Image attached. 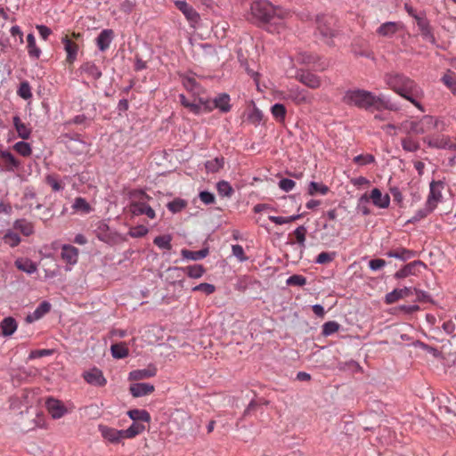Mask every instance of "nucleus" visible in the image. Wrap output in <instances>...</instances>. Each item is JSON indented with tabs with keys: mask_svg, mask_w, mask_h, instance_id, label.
I'll use <instances>...</instances> for the list:
<instances>
[{
	"mask_svg": "<svg viewBox=\"0 0 456 456\" xmlns=\"http://www.w3.org/2000/svg\"><path fill=\"white\" fill-rule=\"evenodd\" d=\"M307 230L306 227L304 225H300L294 231V235L296 237L297 242L301 248L305 247V235H306Z\"/></svg>",
	"mask_w": 456,
	"mask_h": 456,
	"instance_id": "obj_53",
	"label": "nucleus"
},
{
	"mask_svg": "<svg viewBox=\"0 0 456 456\" xmlns=\"http://www.w3.org/2000/svg\"><path fill=\"white\" fill-rule=\"evenodd\" d=\"M209 251L208 248H202L199 251H191L189 249L183 248L181 251V255L183 258L189 259V260H200L205 258L208 255Z\"/></svg>",
	"mask_w": 456,
	"mask_h": 456,
	"instance_id": "obj_32",
	"label": "nucleus"
},
{
	"mask_svg": "<svg viewBox=\"0 0 456 456\" xmlns=\"http://www.w3.org/2000/svg\"><path fill=\"white\" fill-rule=\"evenodd\" d=\"M175 6L183 13L186 19L191 23H198L200 20L196 10L185 1H176Z\"/></svg>",
	"mask_w": 456,
	"mask_h": 456,
	"instance_id": "obj_13",
	"label": "nucleus"
},
{
	"mask_svg": "<svg viewBox=\"0 0 456 456\" xmlns=\"http://www.w3.org/2000/svg\"><path fill=\"white\" fill-rule=\"evenodd\" d=\"M316 23L317 29L323 37L331 39L336 36V20L333 17L325 15L317 16Z\"/></svg>",
	"mask_w": 456,
	"mask_h": 456,
	"instance_id": "obj_5",
	"label": "nucleus"
},
{
	"mask_svg": "<svg viewBox=\"0 0 456 456\" xmlns=\"http://www.w3.org/2000/svg\"><path fill=\"white\" fill-rule=\"evenodd\" d=\"M83 377L88 384L96 387H103L107 382L102 371L97 368L84 372Z\"/></svg>",
	"mask_w": 456,
	"mask_h": 456,
	"instance_id": "obj_11",
	"label": "nucleus"
},
{
	"mask_svg": "<svg viewBox=\"0 0 456 456\" xmlns=\"http://www.w3.org/2000/svg\"><path fill=\"white\" fill-rule=\"evenodd\" d=\"M399 28H400V25L397 22L387 21V22L381 24L378 28L377 33L381 37H391L395 33H397Z\"/></svg>",
	"mask_w": 456,
	"mask_h": 456,
	"instance_id": "obj_24",
	"label": "nucleus"
},
{
	"mask_svg": "<svg viewBox=\"0 0 456 456\" xmlns=\"http://www.w3.org/2000/svg\"><path fill=\"white\" fill-rule=\"evenodd\" d=\"M73 208L77 211H82L83 213H88L91 210V207L88 202L81 197H77L75 199L73 203Z\"/></svg>",
	"mask_w": 456,
	"mask_h": 456,
	"instance_id": "obj_54",
	"label": "nucleus"
},
{
	"mask_svg": "<svg viewBox=\"0 0 456 456\" xmlns=\"http://www.w3.org/2000/svg\"><path fill=\"white\" fill-rule=\"evenodd\" d=\"M370 200H371L372 203L380 208H387L390 203V197L388 194L383 195L381 191L378 188H374L370 196H368Z\"/></svg>",
	"mask_w": 456,
	"mask_h": 456,
	"instance_id": "obj_16",
	"label": "nucleus"
},
{
	"mask_svg": "<svg viewBox=\"0 0 456 456\" xmlns=\"http://www.w3.org/2000/svg\"><path fill=\"white\" fill-rule=\"evenodd\" d=\"M224 159L223 157H216L214 159L205 163V167L208 173H216L224 167Z\"/></svg>",
	"mask_w": 456,
	"mask_h": 456,
	"instance_id": "obj_38",
	"label": "nucleus"
},
{
	"mask_svg": "<svg viewBox=\"0 0 456 456\" xmlns=\"http://www.w3.org/2000/svg\"><path fill=\"white\" fill-rule=\"evenodd\" d=\"M193 291H200L206 295H210L215 292L216 287L210 283H200L192 289Z\"/></svg>",
	"mask_w": 456,
	"mask_h": 456,
	"instance_id": "obj_64",
	"label": "nucleus"
},
{
	"mask_svg": "<svg viewBox=\"0 0 456 456\" xmlns=\"http://www.w3.org/2000/svg\"><path fill=\"white\" fill-rule=\"evenodd\" d=\"M374 161L375 158L371 154H361L354 158V162L361 166L370 164L373 163Z\"/></svg>",
	"mask_w": 456,
	"mask_h": 456,
	"instance_id": "obj_60",
	"label": "nucleus"
},
{
	"mask_svg": "<svg viewBox=\"0 0 456 456\" xmlns=\"http://www.w3.org/2000/svg\"><path fill=\"white\" fill-rule=\"evenodd\" d=\"M155 387L149 383H134L130 386V393L134 397H142L151 394Z\"/></svg>",
	"mask_w": 456,
	"mask_h": 456,
	"instance_id": "obj_20",
	"label": "nucleus"
},
{
	"mask_svg": "<svg viewBox=\"0 0 456 456\" xmlns=\"http://www.w3.org/2000/svg\"><path fill=\"white\" fill-rule=\"evenodd\" d=\"M369 200L370 198L366 193L362 195L359 199L357 209L364 216H368L370 213L369 208L366 206L369 203Z\"/></svg>",
	"mask_w": 456,
	"mask_h": 456,
	"instance_id": "obj_57",
	"label": "nucleus"
},
{
	"mask_svg": "<svg viewBox=\"0 0 456 456\" xmlns=\"http://www.w3.org/2000/svg\"><path fill=\"white\" fill-rule=\"evenodd\" d=\"M12 121L19 137L24 140L28 139L31 134V129L26 124L21 122L19 116H14Z\"/></svg>",
	"mask_w": 456,
	"mask_h": 456,
	"instance_id": "obj_30",
	"label": "nucleus"
},
{
	"mask_svg": "<svg viewBox=\"0 0 456 456\" xmlns=\"http://www.w3.org/2000/svg\"><path fill=\"white\" fill-rule=\"evenodd\" d=\"M271 112L273 114V116L279 121H282L284 120L285 117H286V108L283 104L281 103H275L272 108H271Z\"/></svg>",
	"mask_w": 456,
	"mask_h": 456,
	"instance_id": "obj_47",
	"label": "nucleus"
},
{
	"mask_svg": "<svg viewBox=\"0 0 456 456\" xmlns=\"http://www.w3.org/2000/svg\"><path fill=\"white\" fill-rule=\"evenodd\" d=\"M51 305L48 302H42L37 308L32 313L27 315L26 322L31 323L37 320L42 318L46 313L50 311Z\"/></svg>",
	"mask_w": 456,
	"mask_h": 456,
	"instance_id": "obj_27",
	"label": "nucleus"
},
{
	"mask_svg": "<svg viewBox=\"0 0 456 456\" xmlns=\"http://www.w3.org/2000/svg\"><path fill=\"white\" fill-rule=\"evenodd\" d=\"M262 119L263 113L260 110H258L256 107H254L252 111L248 115V120L256 126L258 125L262 121Z\"/></svg>",
	"mask_w": 456,
	"mask_h": 456,
	"instance_id": "obj_59",
	"label": "nucleus"
},
{
	"mask_svg": "<svg viewBox=\"0 0 456 456\" xmlns=\"http://www.w3.org/2000/svg\"><path fill=\"white\" fill-rule=\"evenodd\" d=\"M288 97L297 104L310 103L311 98L306 94L305 90L299 88H291L289 91Z\"/></svg>",
	"mask_w": 456,
	"mask_h": 456,
	"instance_id": "obj_26",
	"label": "nucleus"
},
{
	"mask_svg": "<svg viewBox=\"0 0 456 456\" xmlns=\"http://www.w3.org/2000/svg\"><path fill=\"white\" fill-rule=\"evenodd\" d=\"M388 257L397 258L403 261H406L415 256V252L404 248H400L395 250H389L386 253Z\"/></svg>",
	"mask_w": 456,
	"mask_h": 456,
	"instance_id": "obj_31",
	"label": "nucleus"
},
{
	"mask_svg": "<svg viewBox=\"0 0 456 456\" xmlns=\"http://www.w3.org/2000/svg\"><path fill=\"white\" fill-rule=\"evenodd\" d=\"M296 60L300 64H313L317 61V57L306 52H299L297 54Z\"/></svg>",
	"mask_w": 456,
	"mask_h": 456,
	"instance_id": "obj_45",
	"label": "nucleus"
},
{
	"mask_svg": "<svg viewBox=\"0 0 456 456\" xmlns=\"http://www.w3.org/2000/svg\"><path fill=\"white\" fill-rule=\"evenodd\" d=\"M336 253L335 252H322L318 255L315 263L319 265H324L330 263L335 258Z\"/></svg>",
	"mask_w": 456,
	"mask_h": 456,
	"instance_id": "obj_61",
	"label": "nucleus"
},
{
	"mask_svg": "<svg viewBox=\"0 0 456 456\" xmlns=\"http://www.w3.org/2000/svg\"><path fill=\"white\" fill-rule=\"evenodd\" d=\"M296 78L311 89H317L322 85L321 78L317 75L308 71H297Z\"/></svg>",
	"mask_w": 456,
	"mask_h": 456,
	"instance_id": "obj_9",
	"label": "nucleus"
},
{
	"mask_svg": "<svg viewBox=\"0 0 456 456\" xmlns=\"http://www.w3.org/2000/svg\"><path fill=\"white\" fill-rule=\"evenodd\" d=\"M416 23L420 31L422 38L435 45L436 43V37L430 26V22L426 17V14H423V16L420 18H417Z\"/></svg>",
	"mask_w": 456,
	"mask_h": 456,
	"instance_id": "obj_8",
	"label": "nucleus"
},
{
	"mask_svg": "<svg viewBox=\"0 0 456 456\" xmlns=\"http://www.w3.org/2000/svg\"><path fill=\"white\" fill-rule=\"evenodd\" d=\"M27 43L29 56L37 59L39 58L41 50L36 45V39L33 34L30 33L27 36Z\"/></svg>",
	"mask_w": 456,
	"mask_h": 456,
	"instance_id": "obj_41",
	"label": "nucleus"
},
{
	"mask_svg": "<svg viewBox=\"0 0 456 456\" xmlns=\"http://www.w3.org/2000/svg\"><path fill=\"white\" fill-rule=\"evenodd\" d=\"M402 147L406 151L414 152L419 149V143L413 139L407 137L402 140Z\"/></svg>",
	"mask_w": 456,
	"mask_h": 456,
	"instance_id": "obj_55",
	"label": "nucleus"
},
{
	"mask_svg": "<svg viewBox=\"0 0 456 456\" xmlns=\"http://www.w3.org/2000/svg\"><path fill=\"white\" fill-rule=\"evenodd\" d=\"M130 419L134 420V422H146L149 423L151 421V415L150 413L145 410H130L127 412Z\"/></svg>",
	"mask_w": 456,
	"mask_h": 456,
	"instance_id": "obj_34",
	"label": "nucleus"
},
{
	"mask_svg": "<svg viewBox=\"0 0 456 456\" xmlns=\"http://www.w3.org/2000/svg\"><path fill=\"white\" fill-rule=\"evenodd\" d=\"M171 240L170 235L157 236L153 243L160 248L171 249Z\"/></svg>",
	"mask_w": 456,
	"mask_h": 456,
	"instance_id": "obj_51",
	"label": "nucleus"
},
{
	"mask_svg": "<svg viewBox=\"0 0 456 456\" xmlns=\"http://www.w3.org/2000/svg\"><path fill=\"white\" fill-rule=\"evenodd\" d=\"M230 96L227 94H222L213 101L206 100L202 102L204 110L210 111L214 108L219 109L222 112H228L231 110Z\"/></svg>",
	"mask_w": 456,
	"mask_h": 456,
	"instance_id": "obj_7",
	"label": "nucleus"
},
{
	"mask_svg": "<svg viewBox=\"0 0 456 456\" xmlns=\"http://www.w3.org/2000/svg\"><path fill=\"white\" fill-rule=\"evenodd\" d=\"M340 325L334 321H330L322 325V335L330 336L339 330Z\"/></svg>",
	"mask_w": 456,
	"mask_h": 456,
	"instance_id": "obj_56",
	"label": "nucleus"
},
{
	"mask_svg": "<svg viewBox=\"0 0 456 456\" xmlns=\"http://www.w3.org/2000/svg\"><path fill=\"white\" fill-rule=\"evenodd\" d=\"M112 356L116 359H123L128 355V349L124 344H114L110 347Z\"/></svg>",
	"mask_w": 456,
	"mask_h": 456,
	"instance_id": "obj_43",
	"label": "nucleus"
},
{
	"mask_svg": "<svg viewBox=\"0 0 456 456\" xmlns=\"http://www.w3.org/2000/svg\"><path fill=\"white\" fill-rule=\"evenodd\" d=\"M343 102L347 105L365 110L374 108L375 110H397L399 109L395 103L391 102L385 96H376L369 91L361 89L346 91L343 97Z\"/></svg>",
	"mask_w": 456,
	"mask_h": 456,
	"instance_id": "obj_2",
	"label": "nucleus"
},
{
	"mask_svg": "<svg viewBox=\"0 0 456 456\" xmlns=\"http://www.w3.org/2000/svg\"><path fill=\"white\" fill-rule=\"evenodd\" d=\"M329 191V187L323 183L311 182L308 185V194L311 196L316 194L325 195Z\"/></svg>",
	"mask_w": 456,
	"mask_h": 456,
	"instance_id": "obj_39",
	"label": "nucleus"
},
{
	"mask_svg": "<svg viewBox=\"0 0 456 456\" xmlns=\"http://www.w3.org/2000/svg\"><path fill=\"white\" fill-rule=\"evenodd\" d=\"M252 15L260 22L277 23L286 18L288 12L281 7L273 5L267 0H258L251 4Z\"/></svg>",
	"mask_w": 456,
	"mask_h": 456,
	"instance_id": "obj_3",
	"label": "nucleus"
},
{
	"mask_svg": "<svg viewBox=\"0 0 456 456\" xmlns=\"http://www.w3.org/2000/svg\"><path fill=\"white\" fill-rule=\"evenodd\" d=\"M61 42L64 45V50L67 53L66 61L69 64L74 63L77 55L78 45L72 42L67 36L62 37Z\"/></svg>",
	"mask_w": 456,
	"mask_h": 456,
	"instance_id": "obj_17",
	"label": "nucleus"
},
{
	"mask_svg": "<svg viewBox=\"0 0 456 456\" xmlns=\"http://www.w3.org/2000/svg\"><path fill=\"white\" fill-rule=\"evenodd\" d=\"M306 279L303 275L294 274L288 278L287 284L289 286H304Z\"/></svg>",
	"mask_w": 456,
	"mask_h": 456,
	"instance_id": "obj_63",
	"label": "nucleus"
},
{
	"mask_svg": "<svg viewBox=\"0 0 456 456\" xmlns=\"http://www.w3.org/2000/svg\"><path fill=\"white\" fill-rule=\"evenodd\" d=\"M301 216H302L301 214H297V215H294V216H287V217L270 216L269 220H271L272 222H273L276 224H289L293 221H296V220L299 219Z\"/></svg>",
	"mask_w": 456,
	"mask_h": 456,
	"instance_id": "obj_49",
	"label": "nucleus"
},
{
	"mask_svg": "<svg viewBox=\"0 0 456 456\" xmlns=\"http://www.w3.org/2000/svg\"><path fill=\"white\" fill-rule=\"evenodd\" d=\"M46 408L52 418L55 419H61L68 412L62 402L54 398H49L46 401Z\"/></svg>",
	"mask_w": 456,
	"mask_h": 456,
	"instance_id": "obj_10",
	"label": "nucleus"
},
{
	"mask_svg": "<svg viewBox=\"0 0 456 456\" xmlns=\"http://www.w3.org/2000/svg\"><path fill=\"white\" fill-rule=\"evenodd\" d=\"M430 191L427 200V206L430 208H436L437 204L442 201V191L444 189V183L442 181H432L429 185Z\"/></svg>",
	"mask_w": 456,
	"mask_h": 456,
	"instance_id": "obj_6",
	"label": "nucleus"
},
{
	"mask_svg": "<svg viewBox=\"0 0 456 456\" xmlns=\"http://www.w3.org/2000/svg\"><path fill=\"white\" fill-rule=\"evenodd\" d=\"M15 265L19 270L29 274L37 271V265L29 259H17Z\"/></svg>",
	"mask_w": 456,
	"mask_h": 456,
	"instance_id": "obj_35",
	"label": "nucleus"
},
{
	"mask_svg": "<svg viewBox=\"0 0 456 456\" xmlns=\"http://www.w3.org/2000/svg\"><path fill=\"white\" fill-rule=\"evenodd\" d=\"M99 429L103 438L112 444H118L122 438H125L123 430H118L102 425L99 426Z\"/></svg>",
	"mask_w": 456,
	"mask_h": 456,
	"instance_id": "obj_15",
	"label": "nucleus"
},
{
	"mask_svg": "<svg viewBox=\"0 0 456 456\" xmlns=\"http://www.w3.org/2000/svg\"><path fill=\"white\" fill-rule=\"evenodd\" d=\"M384 79L390 89L411 102L421 111H424L419 102V99L422 97V91L413 80L402 73L396 72L385 74Z\"/></svg>",
	"mask_w": 456,
	"mask_h": 456,
	"instance_id": "obj_1",
	"label": "nucleus"
},
{
	"mask_svg": "<svg viewBox=\"0 0 456 456\" xmlns=\"http://www.w3.org/2000/svg\"><path fill=\"white\" fill-rule=\"evenodd\" d=\"M18 323L13 317H5L0 322L1 333L4 337L12 336L17 330Z\"/></svg>",
	"mask_w": 456,
	"mask_h": 456,
	"instance_id": "obj_23",
	"label": "nucleus"
},
{
	"mask_svg": "<svg viewBox=\"0 0 456 456\" xmlns=\"http://www.w3.org/2000/svg\"><path fill=\"white\" fill-rule=\"evenodd\" d=\"M13 227L19 230L23 235L29 236L34 233V226L32 223L25 219H18L14 222Z\"/></svg>",
	"mask_w": 456,
	"mask_h": 456,
	"instance_id": "obj_33",
	"label": "nucleus"
},
{
	"mask_svg": "<svg viewBox=\"0 0 456 456\" xmlns=\"http://www.w3.org/2000/svg\"><path fill=\"white\" fill-rule=\"evenodd\" d=\"M186 205H187V203L184 200L175 199V200L168 202L167 205V208L172 213H178V212L182 211L186 207Z\"/></svg>",
	"mask_w": 456,
	"mask_h": 456,
	"instance_id": "obj_48",
	"label": "nucleus"
},
{
	"mask_svg": "<svg viewBox=\"0 0 456 456\" xmlns=\"http://www.w3.org/2000/svg\"><path fill=\"white\" fill-rule=\"evenodd\" d=\"M3 240L5 244L9 245L10 247H16L20 244V237L19 236V234L12 232V231H8L3 237Z\"/></svg>",
	"mask_w": 456,
	"mask_h": 456,
	"instance_id": "obj_46",
	"label": "nucleus"
},
{
	"mask_svg": "<svg viewBox=\"0 0 456 456\" xmlns=\"http://www.w3.org/2000/svg\"><path fill=\"white\" fill-rule=\"evenodd\" d=\"M13 148L19 154L24 157L29 156L32 152L30 144L23 141L16 142Z\"/></svg>",
	"mask_w": 456,
	"mask_h": 456,
	"instance_id": "obj_50",
	"label": "nucleus"
},
{
	"mask_svg": "<svg viewBox=\"0 0 456 456\" xmlns=\"http://www.w3.org/2000/svg\"><path fill=\"white\" fill-rule=\"evenodd\" d=\"M144 430V424L141 422H133V424L127 429L123 430V435L125 436V438H133Z\"/></svg>",
	"mask_w": 456,
	"mask_h": 456,
	"instance_id": "obj_37",
	"label": "nucleus"
},
{
	"mask_svg": "<svg viewBox=\"0 0 456 456\" xmlns=\"http://www.w3.org/2000/svg\"><path fill=\"white\" fill-rule=\"evenodd\" d=\"M53 353H54V350H53V349L32 350L28 354V359L33 360V359H37V358L49 356V355H52Z\"/></svg>",
	"mask_w": 456,
	"mask_h": 456,
	"instance_id": "obj_62",
	"label": "nucleus"
},
{
	"mask_svg": "<svg viewBox=\"0 0 456 456\" xmlns=\"http://www.w3.org/2000/svg\"><path fill=\"white\" fill-rule=\"evenodd\" d=\"M218 194L222 197H231L233 193V189L231 184L226 181H220L216 184Z\"/></svg>",
	"mask_w": 456,
	"mask_h": 456,
	"instance_id": "obj_44",
	"label": "nucleus"
},
{
	"mask_svg": "<svg viewBox=\"0 0 456 456\" xmlns=\"http://www.w3.org/2000/svg\"><path fill=\"white\" fill-rule=\"evenodd\" d=\"M78 71L81 75H86L88 78L98 80L102 77V72L95 63L92 61H86L83 63Z\"/></svg>",
	"mask_w": 456,
	"mask_h": 456,
	"instance_id": "obj_14",
	"label": "nucleus"
},
{
	"mask_svg": "<svg viewBox=\"0 0 456 456\" xmlns=\"http://www.w3.org/2000/svg\"><path fill=\"white\" fill-rule=\"evenodd\" d=\"M78 250L70 245H63L61 248V258L69 264H75L77 260Z\"/></svg>",
	"mask_w": 456,
	"mask_h": 456,
	"instance_id": "obj_29",
	"label": "nucleus"
},
{
	"mask_svg": "<svg viewBox=\"0 0 456 456\" xmlns=\"http://www.w3.org/2000/svg\"><path fill=\"white\" fill-rule=\"evenodd\" d=\"M133 200L130 203L129 209L134 216L146 215L149 218L153 219L156 217L155 211L150 207L146 201L151 197L142 190H135L131 192Z\"/></svg>",
	"mask_w": 456,
	"mask_h": 456,
	"instance_id": "obj_4",
	"label": "nucleus"
},
{
	"mask_svg": "<svg viewBox=\"0 0 456 456\" xmlns=\"http://www.w3.org/2000/svg\"><path fill=\"white\" fill-rule=\"evenodd\" d=\"M183 269L184 273H186L189 277L193 279L200 278L205 273V268L202 265H189Z\"/></svg>",
	"mask_w": 456,
	"mask_h": 456,
	"instance_id": "obj_40",
	"label": "nucleus"
},
{
	"mask_svg": "<svg viewBox=\"0 0 456 456\" xmlns=\"http://www.w3.org/2000/svg\"><path fill=\"white\" fill-rule=\"evenodd\" d=\"M157 373V369L154 365H150L147 369L135 370L129 373V379L140 380L154 377Z\"/></svg>",
	"mask_w": 456,
	"mask_h": 456,
	"instance_id": "obj_25",
	"label": "nucleus"
},
{
	"mask_svg": "<svg viewBox=\"0 0 456 456\" xmlns=\"http://www.w3.org/2000/svg\"><path fill=\"white\" fill-rule=\"evenodd\" d=\"M20 166L19 160L9 151H0V167L14 171Z\"/></svg>",
	"mask_w": 456,
	"mask_h": 456,
	"instance_id": "obj_12",
	"label": "nucleus"
},
{
	"mask_svg": "<svg viewBox=\"0 0 456 456\" xmlns=\"http://www.w3.org/2000/svg\"><path fill=\"white\" fill-rule=\"evenodd\" d=\"M18 95L24 99L28 100L32 97L31 87L27 81H23L20 84V87L17 91Z\"/></svg>",
	"mask_w": 456,
	"mask_h": 456,
	"instance_id": "obj_52",
	"label": "nucleus"
},
{
	"mask_svg": "<svg viewBox=\"0 0 456 456\" xmlns=\"http://www.w3.org/2000/svg\"><path fill=\"white\" fill-rule=\"evenodd\" d=\"M412 295V289L404 287L403 289H395L387 293L385 297V302L388 305L394 304L401 298H404Z\"/></svg>",
	"mask_w": 456,
	"mask_h": 456,
	"instance_id": "obj_18",
	"label": "nucleus"
},
{
	"mask_svg": "<svg viewBox=\"0 0 456 456\" xmlns=\"http://www.w3.org/2000/svg\"><path fill=\"white\" fill-rule=\"evenodd\" d=\"M418 123L419 126V132L421 133V134L432 131L437 126V120L429 115L422 117Z\"/></svg>",
	"mask_w": 456,
	"mask_h": 456,
	"instance_id": "obj_28",
	"label": "nucleus"
},
{
	"mask_svg": "<svg viewBox=\"0 0 456 456\" xmlns=\"http://www.w3.org/2000/svg\"><path fill=\"white\" fill-rule=\"evenodd\" d=\"M114 37V32L112 29H103L96 38V45L100 51H106Z\"/></svg>",
	"mask_w": 456,
	"mask_h": 456,
	"instance_id": "obj_19",
	"label": "nucleus"
},
{
	"mask_svg": "<svg viewBox=\"0 0 456 456\" xmlns=\"http://www.w3.org/2000/svg\"><path fill=\"white\" fill-rule=\"evenodd\" d=\"M184 273V269L183 267H169L167 270V280L175 284L177 281H182L183 273Z\"/></svg>",
	"mask_w": 456,
	"mask_h": 456,
	"instance_id": "obj_36",
	"label": "nucleus"
},
{
	"mask_svg": "<svg viewBox=\"0 0 456 456\" xmlns=\"http://www.w3.org/2000/svg\"><path fill=\"white\" fill-rule=\"evenodd\" d=\"M149 230L144 225H137L130 229L128 234L132 238H142L148 233Z\"/></svg>",
	"mask_w": 456,
	"mask_h": 456,
	"instance_id": "obj_58",
	"label": "nucleus"
},
{
	"mask_svg": "<svg viewBox=\"0 0 456 456\" xmlns=\"http://www.w3.org/2000/svg\"><path fill=\"white\" fill-rule=\"evenodd\" d=\"M417 266H424L425 267L426 265L420 260H415L413 262H411V263L405 265L403 268L398 270L395 273V279H403L410 275L416 274L415 269Z\"/></svg>",
	"mask_w": 456,
	"mask_h": 456,
	"instance_id": "obj_21",
	"label": "nucleus"
},
{
	"mask_svg": "<svg viewBox=\"0 0 456 456\" xmlns=\"http://www.w3.org/2000/svg\"><path fill=\"white\" fill-rule=\"evenodd\" d=\"M442 81L456 95V75L449 70L443 76Z\"/></svg>",
	"mask_w": 456,
	"mask_h": 456,
	"instance_id": "obj_42",
	"label": "nucleus"
},
{
	"mask_svg": "<svg viewBox=\"0 0 456 456\" xmlns=\"http://www.w3.org/2000/svg\"><path fill=\"white\" fill-rule=\"evenodd\" d=\"M351 47L354 55L374 59L373 53L369 49L365 41L354 40Z\"/></svg>",
	"mask_w": 456,
	"mask_h": 456,
	"instance_id": "obj_22",
	"label": "nucleus"
}]
</instances>
